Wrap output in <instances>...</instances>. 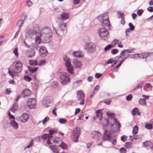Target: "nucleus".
<instances>
[{"mask_svg":"<svg viewBox=\"0 0 153 153\" xmlns=\"http://www.w3.org/2000/svg\"><path fill=\"white\" fill-rule=\"evenodd\" d=\"M85 49L87 52L91 53L96 50V45L91 42H87L85 45Z\"/></svg>","mask_w":153,"mask_h":153,"instance_id":"6","label":"nucleus"},{"mask_svg":"<svg viewBox=\"0 0 153 153\" xmlns=\"http://www.w3.org/2000/svg\"><path fill=\"white\" fill-rule=\"evenodd\" d=\"M120 153H126V150L124 147H122L120 149Z\"/></svg>","mask_w":153,"mask_h":153,"instance_id":"47","label":"nucleus"},{"mask_svg":"<svg viewBox=\"0 0 153 153\" xmlns=\"http://www.w3.org/2000/svg\"><path fill=\"white\" fill-rule=\"evenodd\" d=\"M22 93L23 94V97H25L28 96L30 94L31 92L29 90L26 89L23 91Z\"/></svg>","mask_w":153,"mask_h":153,"instance_id":"21","label":"nucleus"},{"mask_svg":"<svg viewBox=\"0 0 153 153\" xmlns=\"http://www.w3.org/2000/svg\"><path fill=\"white\" fill-rule=\"evenodd\" d=\"M132 139L135 140L139 139L140 140H141L140 137L139 135L134 136L133 137Z\"/></svg>","mask_w":153,"mask_h":153,"instance_id":"50","label":"nucleus"},{"mask_svg":"<svg viewBox=\"0 0 153 153\" xmlns=\"http://www.w3.org/2000/svg\"><path fill=\"white\" fill-rule=\"evenodd\" d=\"M49 118L48 117H46L44 118L42 122L43 124H45L49 120Z\"/></svg>","mask_w":153,"mask_h":153,"instance_id":"55","label":"nucleus"},{"mask_svg":"<svg viewBox=\"0 0 153 153\" xmlns=\"http://www.w3.org/2000/svg\"><path fill=\"white\" fill-rule=\"evenodd\" d=\"M73 63L74 67L77 68H81L82 66L81 62L76 59L73 60Z\"/></svg>","mask_w":153,"mask_h":153,"instance_id":"17","label":"nucleus"},{"mask_svg":"<svg viewBox=\"0 0 153 153\" xmlns=\"http://www.w3.org/2000/svg\"><path fill=\"white\" fill-rule=\"evenodd\" d=\"M52 97H46L42 100V104L45 107H48L52 104Z\"/></svg>","mask_w":153,"mask_h":153,"instance_id":"8","label":"nucleus"},{"mask_svg":"<svg viewBox=\"0 0 153 153\" xmlns=\"http://www.w3.org/2000/svg\"><path fill=\"white\" fill-rule=\"evenodd\" d=\"M27 5L28 7H29L32 4V2L30 1H27Z\"/></svg>","mask_w":153,"mask_h":153,"instance_id":"63","label":"nucleus"},{"mask_svg":"<svg viewBox=\"0 0 153 153\" xmlns=\"http://www.w3.org/2000/svg\"><path fill=\"white\" fill-rule=\"evenodd\" d=\"M128 25L131 30H134V27L131 23H129Z\"/></svg>","mask_w":153,"mask_h":153,"instance_id":"52","label":"nucleus"},{"mask_svg":"<svg viewBox=\"0 0 153 153\" xmlns=\"http://www.w3.org/2000/svg\"><path fill=\"white\" fill-rule=\"evenodd\" d=\"M139 102L141 105H145L146 104L145 100L143 99H140L139 101Z\"/></svg>","mask_w":153,"mask_h":153,"instance_id":"34","label":"nucleus"},{"mask_svg":"<svg viewBox=\"0 0 153 153\" xmlns=\"http://www.w3.org/2000/svg\"><path fill=\"white\" fill-rule=\"evenodd\" d=\"M40 55L43 57L46 56L48 54V52L46 48L44 46H42L40 49Z\"/></svg>","mask_w":153,"mask_h":153,"instance_id":"14","label":"nucleus"},{"mask_svg":"<svg viewBox=\"0 0 153 153\" xmlns=\"http://www.w3.org/2000/svg\"><path fill=\"white\" fill-rule=\"evenodd\" d=\"M13 69L11 71L8 69V73L9 75L14 78L15 75L14 74H16L20 72L22 70V65L21 62L18 60H16L13 63Z\"/></svg>","mask_w":153,"mask_h":153,"instance_id":"2","label":"nucleus"},{"mask_svg":"<svg viewBox=\"0 0 153 153\" xmlns=\"http://www.w3.org/2000/svg\"><path fill=\"white\" fill-rule=\"evenodd\" d=\"M35 53V52L34 50L33 49L28 52V55H28V57H32L34 56Z\"/></svg>","mask_w":153,"mask_h":153,"instance_id":"26","label":"nucleus"},{"mask_svg":"<svg viewBox=\"0 0 153 153\" xmlns=\"http://www.w3.org/2000/svg\"><path fill=\"white\" fill-rule=\"evenodd\" d=\"M11 92V90L10 88H8L6 89L5 91V93L6 94H9Z\"/></svg>","mask_w":153,"mask_h":153,"instance_id":"56","label":"nucleus"},{"mask_svg":"<svg viewBox=\"0 0 153 153\" xmlns=\"http://www.w3.org/2000/svg\"><path fill=\"white\" fill-rule=\"evenodd\" d=\"M72 54L74 56L77 57L81 58L83 56V55H82L81 53L78 51L74 52Z\"/></svg>","mask_w":153,"mask_h":153,"instance_id":"23","label":"nucleus"},{"mask_svg":"<svg viewBox=\"0 0 153 153\" xmlns=\"http://www.w3.org/2000/svg\"><path fill=\"white\" fill-rule=\"evenodd\" d=\"M103 125L104 127H107L109 125V121L107 119H104L103 121Z\"/></svg>","mask_w":153,"mask_h":153,"instance_id":"30","label":"nucleus"},{"mask_svg":"<svg viewBox=\"0 0 153 153\" xmlns=\"http://www.w3.org/2000/svg\"><path fill=\"white\" fill-rule=\"evenodd\" d=\"M100 88V86L99 85H97L94 88V91H96V92H97L98 90H99Z\"/></svg>","mask_w":153,"mask_h":153,"instance_id":"58","label":"nucleus"},{"mask_svg":"<svg viewBox=\"0 0 153 153\" xmlns=\"http://www.w3.org/2000/svg\"><path fill=\"white\" fill-rule=\"evenodd\" d=\"M18 107V103H16L13 105V106L11 109V111L13 112H14L17 109Z\"/></svg>","mask_w":153,"mask_h":153,"instance_id":"32","label":"nucleus"},{"mask_svg":"<svg viewBox=\"0 0 153 153\" xmlns=\"http://www.w3.org/2000/svg\"><path fill=\"white\" fill-rule=\"evenodd\" d=\"M97 93V92H96V91H94L92 92L90 96V98H93V97L94 96V95Z\"/></svg>","mask_w":153,"mask_h":153,"instance_id":"64","label":"nucleus"},{"mask_svg":"<svg viewBox=\"0 0 153 153\" xmlns=\"http://www.w3.org/2000/svg\"><path fill=\"white\" fill-rule=\"evenodd\" d=\"M92 137L96 140H98L101 137V134L97 131H94L92 133Z\"/></svg>","mask_w":153,"mask_h":153,"instance_id":"16","label":"nucleus"},{"mask_svg":"<svg viewBox=\"0 0 153 153\" xmlns=\"http://www.w3.org/2000/svg\"><path fill=\"white\" fill-rule=\"evenodd\" d=\"M147 10L148 11H149L150 12H153V7L149 6L147 8Z\"/></svg>","mask_w":153,"mask_h":153,"instance_id":"59","label":"nucleus"},{"mask_svg":"<svg viewBox=\"0 0 153 153\" xmlns=\"http://www.w3.org/2000/svg\"><path fill=\"white\" fill-rule=\"evenodd\" d=\"M29 63L30 65H36L38 63L36 60H31L29 61Z\"/></svg>","mask_w":153,"mask_h":153,"instance_id":"31","label":"nucleus"},{"mask_svg":"<svg viewBox=\"0 0 153 153\" xmlns=\"http://www.w3.org/2000/svg\"><path fill=\"white\" fill-rule=\"evenodd\" d=\"M10 126L15 129H16L18 127V124L14 120H13L10 121Z\"/></svg>","mask_w":153,"mask_h":153,"instance_id":"19","label":"nucleus"},{"mask_svg":"<svg viewBox=\"0 0 153 153\" xmlns=\"http://www.w3.org/2000/svg\"><path fill=\"white\" fill-rule=\"evenodd\" d=\"M59 25L61 30L62 31L65 30L66 25V23L62 21H61L59 23Z\"/></svg>","mask_w":153,"mask_h":153,"instance_id":"20","label":"nucleus"},{"mask_svg":"<svg viewBox=\"0 0 153 153\" xmlns=\"http://www.w3.org/2000/svg\"><path fill=\"white\" fill-rule=\"evenodd\" d=\"M138 131V127L137 126H135L133 128L132 133L133 134H136Z\"/></svg>","mask_w":153,"mask_h":153,"instance_id":"36","label":"nucleus"},{"mask_svg":"<svg viewBox=\"0 0 153 153\" xmlns=\"http://www.w3.org/2000/svg\"><path fill=\"white\" fill-rule=\"evenodd\" d=\"M126 52L128 53H133L134 52V51L131 49H128L126 50Z\"/></svg>","mask_w":153,"mask_h":153,"instance_id":"61","label":"nucleus"},{"mask_svg":"<svg viewBox=\"0 0 153 153\" xmlns=\"http://www.w3.org/2000/svg\"><path fill=\"white\" fill-rule=\"evenodd\" d=\"M33 140H31L30 142L27 145V146L26 147V148H29L32 146V145L33 144Z\"/></svg>","mask_w":153,"mask_h":153,"instance_id":"48","label":"nucleus"},{"mask_svg":"<svg viewBox=\"0 0 153 153\" xmlns=\"http://www.w3.org/2000/svg\"><path fill=\"white\" fill-rule=\"evenodd\" d=\"M70 15L69 13H63L61 14L60 16L61 21H63L68 19L69 18Z\"/></svg>","mask_w":153,"mask_h":153,"instance_id":"18","label":"nucleus"},{"mask_svg":"<svg viewBox=\"0 0 153 153\" xmlns=\"http://www.w3.org/2000/svg\"><path fill=\"white\" fill-rule=\"evenodd\" d=\"M132 96L131 94H129L126 97V100L128 101H130L132 98Z\"/></svg>","mask_w":153,"mask_h":153,"instance_id":"46","label":"nucleus"},{"mask_svg":"<svg viewBox=\"0 0 153 153\" xmlns=\"http://www.w3.org/2000/svg\"><path fill=\"white\" fill-rule=\"evenodd\" d=\"M80 129L78 128H75L72 131L71 138L74 142H77L80 134Z\"/></svg>","mask_w":153,"mask_h":153,"instance_id":"4","label":"nucleus"},{"mask_svg":"<svg viewBox=\"0 0 153 153\" xmlns=\"http://www.w3.org/2000/svg\"><path fill=\"white\" fill-rule=\"evenodd\" d=\"M151 53H150L145 52L142 53L141 54V57L143 59L146 58L147 57L150 56Z\"/></svg>","mask_w":153,"mask_h":153,"instance_id":"29","label":"nucleus"},{"mask_svg":"<svg viewBox=\"0 0 153 153\" xmlns=\"http://www.w3.org/2000/svg\"><path fill=\"white\" fill-rule=\"evenodd\" d=\"M46 62L45 60H42L39 62L38 65L39 66H41L45 65Z\"/></svg>","mask_w":153,"mask_h":153,"instance_id":"40","label":"nucleus"},{"mask_svg":"<svg viewBox=\"0 0 153 153\" xmlns=\"http://www.w3.org/2000/svg\"><path fill=\"white\" fill-rule=\"evenodd\" d=\"M8 116L9 117V119H13V120H14L15 119V117L13 115H12L9 112H8Z\"/></svg>","mask_w":153,"mask_h":153,"instance_id":"53","label":"nucleus"},{"mask_svg":"<svg viewBox=\"0 0 153 153\" xmlns=\"http://www.w3.org/2000/svg\"><path fill=\"white\" fill-rule=\"evenodd\" d=\"M24 16V19H21V20H19L17 23V25L19 27V29L22 27L24 23V20L25 19L26 17L25 15H22Z\"/></svg>","mask_w":153,"mask_h":153,"instance_id":"25","label":"nucleus"},{"mask_svg":"<svg viewBox=\"0 0 153 153\" xmlns=\"http://www.w3.org/2000/svg\"><path fill=\"white\" fill-rule=\"evenodd\" d=\"M59 123L62 124H65L67 123V120L66 119L61 118L59 119Z\"/></svg>","mask_w":153,"mask_h":153,"instance_id":"38","label":"nucleus"},{"mask_svg":"<svg viewBox=\"0 0 153 153\" xmlns=\"http://www.w3.org/2000/svg\"><path fill=\"white\" fill-rule=\"evenodd\" d=\"M152 145V143L149 141H146L143 143L142 145L145 147H147Z\"/></svg>","mask_w":153,"mask_h":153,"instance_id":"27","label":"nucleus"},{"mask_svg":"<svg viewBox=\"0 0 153 153\" xmlns=\"http://www.w3.org/2000/svg\"><path fill=\"white\" fill-rule=\"evenodd\" d=\"M118 52V50L117 49H112L111 51V53L113 55H115Z\"/></svg>","mask_w":153,"mask_h":153,"instance_id":"45","label":"nucleus"},{"mask_svg":"<svg viewBox=\"0 0 153 153\" xmlns=\"http://www.w3.org/2000/svg\"><path fill=\"white\" fill-rule=\"evenodd\" d=\"M59 146L63 149H66L67 148V145L64 143L62 142V144L59 145Z\"/></svg>","mask_w":153,"mask_h":153,"instance_id":"43","label":"nucleus"},{"mask_svg":"<svg viewBox=\"0 0 153 153\" xmlns=\"http://www.w3.org/2000/svg\"><path fill=\"white\" fill-rule=\"evenodd\" d=\"M29 118V115L26 113H24L20 117L19 120L21 123H25L28 121Z\"/></svg>","mask_w":153,"mask_h":153,"instance_id":"13","label":"nucleus"},{"mask_svg":"<svg viewBox=\"0 0 153 153\" xmlns=\"http://www.w3.org/2000/svg\"><path fill=\"white\" fill-rule=\"evenodd\" d=\"M36 100L34 98H29L28 100L27 105L30 109H34L36 107Z\"/></svg>","mask_w":153,"mask_h":153,"instance_id":"10","label":"nucleus"},{"mask_svg":"<svg viewBox=\"0 0 153 153\" xmlns=\"http://www.w3.org/2000/svg\"><path fill=\"white\" fill-rule=\"evenodd\" d=\"M114 60L113 59H111L108 60L107 62V64H111L114 62Z\"/></svg>","mask_w":153,"mask_h":153,"instance_id":"60","label":"nucleus"},{"mask_svg":"<svg viewBox=\"0 0 153 153\" xmlns=\"http://www.w3.org/2000/svg\"><path fill=\"white\" fill-rule=\"evenodd\" d=\"M127 137L125 135H123L121 137V140L123 142L125 141L126 140Z\"/></svg>","mask_w":153,"mask_h":153,"instance_id":"51","label":"nucleus"},{"mask_svg":"<svg viewBox=\"0 0 153 153\" xmlns=\"http://www.w3.org/2000/svg\"><path fill=\"white\" fill-rule=\"evenodd\" d=\"M18 48H15L14 50L13 51V52L15 55L16 56H18Z\"/></svg>","mask_w":153,"mask_h":153,"instance_id":"57","label":"nucleus"},{"mask_svg":"<svg viewBox=\"0 0 153 153\" xmlns=\"http://www.w3.org/2000/svg\"><path fill=\"white\" fill-rule=\"evenodd\" d=\"M50 135L48 134H43L42 137V138L44 140H46L48 137L49 138L50 137Z\"/></svg>","mask_w":153,"mask_h":153,"instance_id":"37","label":"nucleus"},{"mask_svg":"<svg viewBox=\"0 0 153 153\" xmlns=\"http://www.w3.org/2000/svg\"><path fill=\"white\" fill-rule=\"evenodd\" d=\"M133 143L131 142H128L125 143L124 146L128 149H131L132 148Z\"/></svg>","mask_w":153,"mask_h":153,"instance_id":"24","label":"nucleus"},{"mask_svg":"<svg viewBox=\"0 0 153 153\" xmlns=\"http://www.w3.org/2000/svg\"><path fill=\"white\" fill-rule=\"evenodd\" d=\"M145 127L148 129L151 130L152 128V125L149 123L146 124L145 126Z\"/></svg>","mask_w":153,"mask_h":153,"instance_id":"41","label":"nucleus"},{"mask_svg":"<svg viewBox=\"0 0 153 153\" xmlns=\"http://www.w3.org/2000/svg\"><path fill=\"white\" fill-rule=\"evenodd\" d=\"M111 133L107 131L105 129L104 133L103 136V140H111L112 137L111 135Z\"/></svg>","mask_w":153,"mask_h":153,"instance_id":"15","label":"nucleus"},{"mask_svg":"<svg viewBox=\"0 0 153 153\" xmlns=\"http://www.w3.org/2000/svg\"><path fill=\"white\" fill-rule=\"evenodd\" d=\"M98 19L100 21L101 25L103 27H110V22L109 21L108 17L107 14L102 15L98 17Z\"/></svg>","mask_w":153,"mask_h":153,"instance_id":"3","label":"nucleus"},{"mask_svg":"<svg viewBox=\"0 0 153 153\" xmlns=\"http://www.w3.org/2000/svg\"><path fill=\"white\" fill-rule=\"evenodd\" d=\"M35 27L36 28H33L32 29H30L27 30V33L29 36H32L35 35L36 37L37 33H39V32H37V30H39V28L37 25H36Z\"/></svg>","mask_w":153,"mask_h":153,"instance_id":"12","label":"nucleus"},{"mask_svg":"<svg viewBox=\"0 0 153 153\" xmlns=\"http://www.w3.org/2000/svg\"><path fill=\"white\" fill-rule=\"evenodd\" d=\"M100 111V110H98L96 112V115L100 120H101L102 118V114Z\"/></svg>","mask_w":153,"mask_h":153,"instance_id":"28","label":"nucleus"},{"mask_svg":"<svg viewBox=\"0 0 153 153\" xmlns=\"http://www.w3.org/2000/svg\"><path fill=\"white\" fill-rule=\"evenodd\" d=\"M98 33L100 38L104 39L108 38L109 36L108 31L103 28H101L99 29Z\"/></svg>","mask_w":153,"mask_h":153,"instance_id":"7","label":"nucleus"},{"mask_svg":"<svg viewBox=\"0 0 153 153\" xmlns=\"http://www.w3.org/2000/svg\"><path fill=\"white\" fill-rule=\"evenodd\" d=\"M24 79L27 81L30 82L31 80V78L28 76H24Z\"/></svg>","mask_w":153,"mask_h":153,"instance_id":"44","label":"nucleus"},{"mask_svg":"<svg viewBox=\"0 0 153 153\" xmlns=\"http://www.w3.org/2000/svg\"><path fill=\"white\" fill-rule=\"evenodd\" d=\"M65 63L67 71L71 74H73L74 72L73 68L71 65L70 60L67 58V59L65 60Z\"/></svg>","mask_w":153,"mask_h":153,"instance_id":"9","label":"nucleus"},{"mask_svg":"<svg viewBox=\"0 0 153 153\" xmlns=\"http://www.w3.org/2000/svg\"><path fill=\"white\" fill-rule=\"evenodd\" d=\"M59 76L61 82L62 84L65 85L70 81L69 75L67 73L61 72Z\"/></svg>","mask_w":153,"mask_h":153,"instance_id":"5","label":"nucleus"},{"mask_svg":"<svg viewBox=\"0 0 153 153\" xmlns=\"http://www.w3.org/2000/svg\"><path fill=\"white\" fill-rule=\"evenodd\" d=\"M143 10L142 9H140L137 11V13L139 16H140L143 13Z\"/></svg>","mask_w":153,"mask_h":153,"instance_id":"49","label":"nucleus"},{"mask_svg":"<svg viewBox=\"0 0 153 153\" xmlns=\"http://www.w3.org/2000/svg\"><path fill=\"white\" fill-rule=\"evenodd\" d=\"M28 69L29 70L31 73H33L35 72L37 69V68L34 67V68H32L31 67L28 66Z\"/></svg>","mask_w":153,"mask_h":153,"instance_id":"33","label":"nucleus"},{"mask_svg":"<svg viewBox=\"0 0 153 153\" xmlns=\"http://www.w3.org/2000/svg\"><path fill=\"white\" fill-rule=\"evenodd\" d=\"M50 147L54 153H59V151L54 147V146H50Z\"/></svg>","mask_w":153,"mask_h":153,"instance_id":"39","label":"nucleus"},{"mask_svg":"<svg viewBox=\"0 0 153 153\" xmlns=\"http://www.w3.org/2000/svg\"><path fill=\"white\" fill-rule=\"evenodd\" d=\"M52 36V30L49 27H44L39 33H37L36 37L35 38V43L36 45L39 44L41 39L45 42H49L51 41L50 39Z\"/></svg>","mask_w":153,"mask_h":153,"instance_id":"1","label":"nucleus"},{"mask_svg":"<svg viewBox=\"0 0 153 153\" xmlns=\"http://www.w3.org/2000/svg\"><path fill=\"white\" fill-rule=\"evenodd\" d=\"M84 94L81 91H78L76 94V98L79 101H80L79 104L81 105L84 104Z\"/></svg>","mask_w":153,"mask_h":153,"instance_id":"11","label":"nucleus"},{"mask_svg":"<svg viewBox=\"0 0 153 153\" xmlns=\"http://www.w3.org/2000/svg\"><path fill=\"white\" fill-rule=\"evenodd\" d=\"M112 47V45L111 44H109L107 45L104 48V51L105 52L108 51L109 49L111 48Z\"/></svg>","mask_w":153,"mask_h":153,"instance_id":"42","label":"nucleus"},{"mask_svg":"<svg viewBox=\"0 0 153 153\" xmlns=\"http://www.w3.org/2000/svg\"><path fill=\"white\" fill-rule=\"evenodd\" d=\"M124 61V60H121L120 61V63H119V64L117 65H116L115 67V68H119L120 66L121 65V64H122V63H123V62Z\"/></svg>","mask_w":153,"mask_h":153,"instance_id":"54","label":"nucleus"},{"mask_svg":"<svg viewBox=\"0 0 153 153\" xmlns=\"http://www.w3.org/2000/svg\"><path fill=\"white\" fill-rule=\"evenodd\" d=\"M132 114L133 115H135L137 114L138 115H140V113L138 110V108H134L132 110Z\"/></svg>","mask_w":153,"mask_h":153,"instance_id":"22","label":"nucleus"},{"mask_svg":"<svg viewBox=\"0 0 153 153\" xmlns=\"http://www.w3.org/2000/svg\"><path fill=\"white\" fill-rule=\"evenodd\" d=\"M117 14L118 16V17L119 18H122L124 17V14L121 12H117Z\"/></svg>","mask_w":153,"mask_h":153,"instance_id":"35","label":"nucleus"},{"mask_svg":"<svg viewBox=\"0 0 153 153\" xmlns=\"http://www.w3.org/2000/svg\"><path fill=\"white\" fill-rule=\"evenodd\" d=\"M93 79V77L91 76H89L88 77L87 79L88 82H91L92 81Z\"/></svg>","mask_w":153,"mask_h":153,"instance_id":"62","label":"nucleus"}]
</instances>
